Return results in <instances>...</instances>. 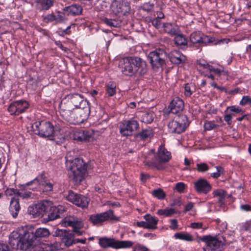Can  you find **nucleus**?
Masks as SVG:
<instances>
[{
  "label": "nucleus",
  "mask_w": 251,
  "mask_h": 251,
  "mask_svg": "<svg viewBox=\"0 0 251 251\" xmlns=\"http://www.w3.org/2000/svg\"><path fill=\"white\" fill-rule=\"evenodd\" d=\"M170 112L176 114L181 112L184 108V103L183 100L178 97L174 98L171 101L169 106Z\"/></svg>",
  "instance_id": "obj_21"
},
{
  "label": "nucleus",
  "mask_w": 251,
  "mask_h": 251,
  "mask_svg": "<svg viewBox=\"0 0 251 251\" xmlns=\"http://www.w3.org/2000/svg\"><path fill=\"white\" fill-rule=\"evenodd\" d=\"M218 125L212 121H206L204 124V127L206 130H210L216 128Z\"/></svg>",
  "instance_id": "obj_45"
},
{
  "label": "nucleus",
  "mask_w": 251,
  "mask_h": 251,
  "mask_svg": "<svg viewBox=\"0 0 251 251\" xmlns=\"http://www.w3.org/2000/svg\"><path fill=\"white\" fill-rule=\"evenodd\" d=\"M146 118V122L148 123H150L152 121V115L150 113H146L144 116V119L145 120Z\"/></svg>",
  "instance_id": "obj_59"
},
{
  "label": "nucleus",
  "mask_w": 251,
  "mask_h": 251,
  "mask_svg": "<svg viewBox=\"0 0 251 251\" xmlns=\"http://www.w3.org/2000/svg\"><path fill=\"white\" fill-rule=\"evenodd\" d=\"M228 113V112H226ZM235 115L234 114L231 113H226L225 114L224 116V120L227 123L228 125H230V121L231 120L232 117L234 116Z\"/></svg>",
  "instance_id": "obj_56"
},
{
  "label": "nucleus",
  "mask_w": 251,
  "mask_h": 251,
  "mask_svg": "<svg viewBox=\"0 0 251 251\" xmlns=\"http://www.w3.org/2000/svg\"><path fill=\"white\" fill-rule=\"evenodd\" d=\"M99 243L103 248L110 247L115 249L129 248L133 245V243L131 241H119L106 237L100 238Z\"/></svg>",
  "instance_id": "obj_9"
},
{
  "label": "nucleus",
  "mask_w": 251,
  "mask_h": 251,
  "mask_svg": "<svg viewBox=\"0 0 251 251\" xmlns=\"http://www.w3.org/2000/svg\"><path fill=\"white\" fill-rule=\"evenodd\" d=\"M196 166L197 170L198 172L201 173H204L207 171L209 169L208 166L205 163H197Z\"/></svg>",
  "instance_id": "obj_42"
},
{
  "label": "nucleus",
  "mask_w": 251,
  "mask_h": 251,
  "mask_svg": "<svg viewBox=\"0 0 251 251\" xmlns=\"http://www.w3.org/2000/svg\"><path fill=\"white\" fill-rule=\"evenodd\" d=\"M174 41L177 46H185L187 44V40L185 36L178 33L177 34L175 35Z\"/></svg>",
  "instance_id": "obj_33"
},
{
  "label": "nucleus",
  "mask_w": 251,
  "mask_h": 251,
  "mask_svg": "<svg viewBox=\"0 0 251 251\" xmlns=\"http://www.w3.org/2000/svg\"><path fill=\"white\" fill-rule=\"evenodd\" d=\"M54 0H38L36 1V7L40 11H47L54 4Z\"/></svg>",
  "instance_id": "obj_27"
},
{
  "label": "nucleus",
  "mask_w": 251,
  "mask_h": 251,
  "mask_svg": "<svg viewBox=\"0 0 251 251\" xmlns=\"http://www.w3.org/2000/svg\"><path fill=\"white\" fill-rule=\"evenodd\" d=\"M190 40L194 44H202L205 45L208 43H212L214 42V39L212 37L204 35L200 32H194L191 33Z\"/></svg>",
  "instance_id": "obj_19"
},
{
  "label": "nucleus",
  "mask_w": 251,
  "mask_h": 251,
  "mask_svg": "<svg viewBox=\"0 0 251 251\" xmlns=\"http://www.w3.org/2000/svg\"><path fill=\"white\" fill-rule=\"evenodd\" d=\"M248 103H251V98L248 96H244L240 102L242 105H245Z\"/></svg>",
  "instance_id": "obj_53"
},
{
  "label": "nucleus",
  "mask_w": 251,
  "mask_h": 251,
  "mask_svg": "<svg viewBox=\"0 0 251 251\" xmlns=\"http://www.w3.org/2000/svg\"><path fill=\"white\" fill-rule=\"evenodd\" d=\"M62 225L64 226H70L73 228V231L76 235H81L83 231L80 230L84 226L83 222L76 217H67L62 221Z\"/></svg>",
  "instance_id": "obj_17"
},
{
  "label": "nucleus",
  "mask_w": 251,
  "mask_h": 251,
  "mask_svg": "<svg viewBox=\"0 0 251 251\" xmlns=\"http://www.w3.org/2000/svg\"><path fill=\"white\" fill-rule=\"evenodd\" d=\"M52 189L53 184L44 174H41L33 180L23 185L19 190L18 196L23 199H33L35 195L28 190H39L42 193H47L52 191Z\"/></svg>",
  "instance_id": "obj_1"
},
{
  "label": "nucleus",
  "mask_w": 251,
  "mask_h": 251,
  "mask_svg": "<svg viewBox=\"0 0 251 251\" xmlns=\"http://www.w3.org/2000/svg\"><path fill=\"white\" fill-rule=\"evenodd\" d=\"M119 67L123 74L128 76L143 75L147 71L146 61L137 56L121 59L119 61Z\"/></svg>",
  "instance_id": "obj_2"
},
{
  "label": "nucleus",
  "mask_w": 251,
  "mask_h": 251,
  "mask_svg": "<svg viewBox=\"0 0 251 251\" xmlns=\"http://www.w3.org/2000/svg\"><path fill=\"white\" fill-rule=\"evenodd\" d=\"M185 188V185L183 182L177 183L176 185L175 190L179 193H183Z\"/></svg>",
  "instance_id": "obj_51"
},
{
  "label": "nucleus",
  "mask_w": 251,
  "mask_h": 251,
  "mask_svg": "<svg viewBox=\"0 0 251 251\" xmlns=\"http://www.w3.org/2000/svg\"><path fill=\"white\" fill-rule=\"evenodd\" d=\"M171 153L168 151L164 146L161 145L158 148L157 152L154 154L153 160H146L145 165L150 168L157 170L165 169L164 164L168 162L171 158Z\"/></svg>",
  "instance_id": "obj_6"
},
{
  "label": "nucleus",
  "mask_w": 251,
  "mask_h": 251,
  "mask_svg": "<svg viewBox=\"0 0 251 251\" xmlns=\"http://www.w3.org/2000/svg\"><path fill=\"white\" fill-rule=\"evenodd\" d=\"M169 131L171 133L179 134L185 130L183 125L180 123L179 121L173 120L168 125Z\"/></svg>",
  "instance_id": "obj_23"
},
{
  "label": "nucleus",
  "mask_w": 251,
  "mask_h": 251,
  "mask_svg": "<svg viewBox=\"0 0 251 251\" xmlns=\"http://www.w3.org/2000/svg\"><path fill=\"white\" fill-rule=\"evenodd\" d=\"M151 134V131L150 130L144 129L141 132H139L137 135V137L140 138L142 140H145L150 137Z\"/></svg>",
  "instance_id": "obj_41"
},
{
  "label": "nucleus",
  "mask_w": 251,
  "mask_h": 251,
  "mask_svg": "<svg viewBox=\"0 0 251 251\" xmlns=\"http://www.w3.org/2000/svg\"><path fill=\"white\" fill-rule=\"evenodd\" d=\"M37 247L35 251H57L59 248V245L57 242L42 243L35 246ZM34 249H35L34 248Z\"/></svg>",
  "instance_id": "obj_22"
},
{
  "label": "nucleus",
  "mask_w": 251,
  "mask_h": 251,
  "mask_svg": "<svg viewBox=\"0 0 251 251\" xmlns=\"http://www.w3.org/2000/svg\"><path fill=\"white\" fill-rule=\"evenodd\" d=\"M138 122L133 119L124 121L119 125L120 133L123 136H130L138 129Z\"/></svg>",
  "instance_id": "obj_14"
},
{
  "label": "nucleus",
  "mask_w": 251,
  "mask_h": 251,
  "mask_svg": "<svg viewBox=\"0 0 251 251\" xmlns=\"http://www.w3.org/2000/svg\"><path fill=\"white\" fill-rule=\"evenodd\" d=\"M66 198L68 201L82 209L87 208L90 202V199L87 197L72 191H69Z\"/></svg>",
  "instance_id": "obj_13"
},
{
  "label": "nucleus",
  "mask_w": 251,
  "mask_h": 251,
  "mask_svg": "<svg viewBox=\"0 0 251 251\" xmlns=\"http://www.w3.org/2000/svg\"><path fill=\"white\" fill-rule=\"evenodd\" d=\"M32 128L41 137H49L51 136L54 132V127L50 122L44 121L35 122L32 126Z\"/></svg>",
  "instance_id": "obj_10"
},
{
  "label": "nucleus",
  "mask_w": 251,
  "mask_h": 251,
  "mask_svg": "<svg viewBox=\"0 0 251 251\" xmlns=\"http://www.w3.org/2000/svg\"><path fill=\"white\" fill-rule=\"evenodd\" d=\"M54 19L56 23H62L65 19V14L63 12H58L56 14H54Z\"/></svg>",
  "instance_id": "obj_44"
},
{
  "label": "nucleus",
  "mask_w": 251,
  "mask_h": 251,
  "mask_svg": "<svg viewBox=\"0 0 251 251\" xmlns=\"http://www.w3.org/2000/svg\"><path fill=\"white\" fill-rule=\"evenodd\" d=\"M62 242L64 243L65 246L69 247L71 246L73 243V239L70 235H65L62 238Z\"/></svg>",
  "instance_id": "obj_43"
},
{
  "label": "nucleus",
  "mask_w": 251,
  "mask_h": 251,
  "mask_svg": "<svg viewBox=\"0 0 251 251\" xmlns=\"http://www.w3.org/2000/svg\"><path fill=\"white\" fill-rule=\"evenodd\" d=\"M103 22L107 25L111 27H119L121 26V22L113 19H109L105 18L103 20Z\"/></svg>",
  "instance_id": "obj_40"
},
{
  "label": "nucleus",
  "mask_w": 251,
  "mask_h": 251,
  "mask_svg": "<svg viewBox=\"0 0 251 251\" xmlns=\"http://www.w3.org/2000/svg\"><path fill=\"white\" fill-rule=\"evenodd\" d=\"M151 194L153 197L159 200H163L166 197V193L160 188L153 190L151 192Z\"/></svg>",
  "instance_id": "obj_35"
},
{
  "label": "nucleus",
  "mask_w": 251,
  "mask_h": 251,
  "mask_svg": "<svg viewBox=\"0 0 251 251\" xmlns=\"http://www.w3.org/2000/svg\"><path fill=\"white\" fill-rule=\"evenodd\" d=\"M90 109L88 106L85 108H81L68 114H64L61 115L63 119L71 124L79 125L84 122L88 116Z\"/></svg>",
  "instance_id": "obj_7"
},
{
  "label": "nucleus",
  "mask_w": 251,
  "mask_h": 251,
  "mask_svg": "<svg viewBox=\"0 0 251 251\" xmlns=\"http://www.w3.org/2000/svg\"><path fill=\"white\" fill-rule=\"evenodd\" d=\"M116 85L114 82H109L106 87V94L109 97H112L116 94Z\"/></svg>",
  "instance_id": "obj_34"
},
{
  "label": "nucleus",
  "mask_w": 251,
  "mask_h": 251,
  "mask_svg": "<svg viewBox=\"0 0 251 251\" xmlns=\"http://www.w3.org/2000/svg\"><path fill=\"white\" fill-rule=\"evenodd\" d=\"M136 225L138 227H142L145 228H148V226L147 224L146 221L138 222H137Z\"/></svg>",
  "instance_id": "obj_63"
},
{
  "label": "nucleus",
  "mask_w": 251,
  "mask_h": 251,
  "mask_svg": "<svg viewBox=\"0 0 251 251\" xmlns=\"http://www.w3.org/2000/svg\"><path fill=\"white\" fill-rule=\"evenodd\" d=\"M0 251H11L8 245L4 243H0Z\"/></svg>",
  "instance_id": "obj_58"
},
{
  "label": "nucleus",
  "mask_w": 251,
  "mask_h": 251,
  "mask_svg": "<svg viewBox=\"0 0 251 251\" xmlns=\"http://www.w3.org/2000/svg\"><path fill=\"white\" fill-rule=\"evenodd\" d=\"M170 61L174 64H179L184 62L186 57L177 50L171 51L169 54Z\"/></svg>",
  "instance_id": "obj_25"
},
{
  "label": "nucleus",
  "mask_w": 251,
  "mask_h": 251,
  "mask_svg": "<svg viewBox=\"0 0 251 251\" xmlns=\"http://www.w3.org/2000/svg\"><path fill=\"white\" fill-rule=\"evenodd\" d=\"M130 9L129 3L123 0H115L111 5L112 12L119 16L126 15L129 12Z\"/></svg>",
  "instance_id": "obj_15"
},
{
  "label": "nucleus",
  "mask_w": 251,
  "mask_h": 251,
  "mask_svg": "<svg viewBox=\"0 0 251 251\" xmlns=\"http://www.w3.org/2000/svg\"><path fill=\"white\" fill-rule=\"evenodd\" d=\"M28 238H29L30 243H31V248L35 251L34 248L36 249L37 247L34 244L35 240L37 238H45L50 235V232L48 228H39L34 231L33 229L31 226H28Z\"/></svg>",
  "instance_id": "obj_16"
},
{
  "label": "nucleus",
  "mask_w": 251,
  "mask_h": 251,
  "mask_svg": "<svg viewBox=\"0 0 251 251\" xmlns=\"http://www.w3.org/2000/svg\"><path fill=\"white\" fill-rule=\"evenodd\" d=\"M18 104V109H19V114L24 112L28 108L29 104L25 100H17Z\"/></svg>",
  "instance_id": "obj_36"
},
{
  "label": "nucleus",
  "mask_w": 251,
  "mask_h": 251,
  "mask_svg": "<svg viewBox=\"0 0 251 251\" xmlns=\"http://www.w3.org/2000/svg\"><path fill=\"white\" fill-rule=\"evenodd\" d=\"M148 57L152 68L155 69L162 67L165 64L167 55L164 50L159 49L150 52Z\"/></svg>",
  "instance_id": "obj_11"
},
{
  "label": "nucleus",
  "mask_w": 251,
  "mask_h": 251,
  "mask_svg": "<svg viewBox=\"0 0 251 251\" xmlns=\"http://www.w3.org/2000/svg\"><path fill=\"white\" fill-rule=\"evenodd\" d=\"M216 168L217 172L211 174V176L215 178L219 177L223 173L224 171V169L221 166H217Z\"/></svg>",
  "instance_id": "obj_49"
},
{
  "label": "nucleus",
  "mask_w": 251,
  "mask_h": 251,
  "mask_svg": "<svg viewBox=\"0 0 251 251\" xmlns=\"http://www.w3.org/2000/svg\"><path fill=\"white\" fill-rule=\"evenodd\" d=\"M175 213L174 208H167L165 209H159L157 211V214L160 215H164L166 217H170Z\"/></svg>",
  "instance_id": "obj_39"
},
{
  "label": "nucleus",
  "mask_w": 251,
  "mask_h": 251,
  "mask_svg": "<svg viewBox=\"0 0 251 251\" xmlns=\"http://www.w3.org/2000/svg\"><path fill=\"white\" fill-rule=\"evenodd\" d=\"M64 11L68 14L71 15H78L81 13L82 8L81 6L77 4H73L66 7Z\"/></svg>",
  "instance_id": "obj_29"
},
{
  "label": "nucleus",
  "mask_w": 251,
  "mask_h": 251,
  "mask_svg": "<svg viewBox=\"0 0 251 251\" xmlns=\"http://www.w3.org/2000/svg\"><path fill=\"white\" fill-rule=\"evenodd\" d=\"M240 207L244 211H248L251 210V206L248 204L241 205Z\"/></svg>",
  "instance_id": "obj_64"
},
{
  "label": "nucleus",
  "mask_w": 251,
  "mask_h": 251,
  "mask_svg": "<svg viewBox=\"0 0 251 251\" xmlns=\"http://www.w3.org/2000/svg\"><path fill=\"white\" fill-rule=\"evenodd\" d=\"M194 188L199 193L207 194L212 189L210 183L204 178H200L194 183Z\"/></svg>",
  "instance_id": "obj_20"
},
{
  "label": "nucleus",
  "mask_w": 251,
  "mask_h": 251,
  "mask_svg": "<svg viewBox=\"0 0 251 251\" xmlns=\"http://www.w3.org/2000/svg\"><path fill=\"white\" fill-rule=\"evenodd\" d=\"M228 112H233L237 113H242L243 111L239 107L236 106H228L225 111V113Z\"/></svg>",
  "instance_id": "obj_47"
},
{
  "label": "nucleus",
  "mask_w": 251,
  "mask_h": 251,
  "mask_svg": "<svg viewBox=\"0 0 251 251\" xmlns=\"http://www.w3.org/2000/svg\"><path fill=\"white\" fill-rule=\"evenodd\" d=\"M144 218L146 221L148 229H155L157 228L156 225L158 220L155 217L146 214L144 216Z\"/></svg>",
  "instance_id": "obj_30"
},
{
  "label": "nucleus",
  "mask_w": 251,
  "mask_h": 251,
  "mask_svg": "<svg viewBox=\"0 0 251 251\" xmlns=\"http://www.w3.org/2000/svg\"><path fill=\"white\" fill-rule=\"evenodd\" d=\"M88 106V102L81 95L75 93L66 96L61 101L60 105L61 115L68 114L75 109L85 108Z\"/></svg>",
  "instance_id": "obj_5"
},
{
  "label": "nucleus",
  "mask_w": 251,
  "mask_h": 251,
  "mask_svg": "<svg viewBox=\"0 0 251 251\" xmlns=\"http://www.w3.org/2000/svg\"><path fill=\"white\" fill-rule=\"evenodd\" d=\"M19 190L15 189L12 188H8L5 191V195L7 196H12L13 195L18 196Z\"/></svg>",
  "instance_id": "obj_50"
},
{
  "label": "nucleus",
  "mask_w": 251,
  "mask_h": 251,
  "mask_svg": "<svg viewBox=\"0 0 251 251\" xmlns=\"http://www.w3.org/2000/svg\"><path fill=\"white\" fill-rule=\"evenodd\" d=\"M94 133L92 131L75 129L70 133V137L73 140L79 141H90L92 138Z\"/></svg>",
  "instance_id": "obj_18"
},
{
  "label": "nucleus",
  "mask_w": 251,
  "mask_h": 251,
  "mask_svg": "<svg viewBox=\"0 0 251 251\" xmlns=\"http://www.w3.org/2000/svg\"><path fill=\"white\" fill-rule=\"evenodd\" d=\"M162 28L165 32L172 36L176 35L180 32L179 27L176 25L171 23H163Z\"/></svg>",
  "instance_id": "obj_28"
},
{
  "label": "nucleus",
  "mask_w": 251,
  "mask_h": 251,
  "mask_svg": "<svg viewBox=\"0 0 251 251\" xmlns=\"http://www.w3.org/2000/svg\"><path fill=\"white\" fill-rule=\"evenodd\" d=\"M54 14L52 13L43 17V21L46 23L53 22L54 21Z\"/></svg>",
  "instance_id": "obj_48"
},
{
  "label": "nucleus",
  "mask_w": 251,
  "mask_h": 251,
  "mask_svg": "<svg viewBox=\"0 0 251 251\" xmlns=\"http://www.w3.org/2000/svg\"><path fill=\"white\" fill-rule=\"evenodd\" d=\"M213 197L218 198V202L220 206L224 205L226 192L223 189H216L213 192Z\"/></svg>",
  "instance_id": "obj_31"
},
{
  "label": "nucleus",
  "mask_w": 251,
  "mask_h": 251,
  "mask_svg": "<svg viewBox=\"0 0 251 251\" xmlns=\"http://www.w3.org/2000/svg\"><path fill=\"white\" fill-rule=\"evenodd\" d=\"M71 154L67 153L65 157L69 177L75 183H80L84 178L87 165L82 158H72Z\"/></svg>",
  "instance_id": "obj_3"
},
{
  "label": "nucleus",
  "mask_w": 251,
  "mask_h": 251,
  "mask_svg": "<svg viewBox=\"0 0 251 251\" xmlns=\"http://www.w3.org/2000/svg\"><path fill=\"white\" fill-rule=\"evenodd\" d=\"M152 24L154 26H155L156 28H162L163 24L161 22V20L158 18H155L152 21Z\"/></svg>",
  "instance_id": "obj_52"
},
{
  "label": "nucleus",
  "mask_w": 251,
  "mask_h": 251,
  "mask_svg": "<svg viewBox=\"0 0 251 251\" xmlns=\"http://www.w3.org/2000/svg\"><path fill=\"white\" fill-rule=\"evenodd\" d=\"M63 208L61 206L60 207H52L50 209V212L48 215V218L50 221H53L60 216V211H62Z\"/></svg>",
  "instance_id": "obj_32"
},
{
  "label": "nucleus",
  "mask_w": 251,
  "mask_h": 251,
  "mask_svg": "<svg viewBox=\"0 0 251 251\" xmlns=\"http://www.w3.org/2000/svg\"><path fill=\"white\" fill-rule=\"evenodd\" d=\"M89 220L94 224H100L106 221H119L120 218L114 214L112 210L100 213V214H94L90 216Z\"/></svg>",
  "instance_id": "obj_12"
},
{
  "label": "nucleus",
  "mask_w": 251,
  "mask_h": 251,
  "mask_svg": "<svg viewBox=\"0 0 251 251\" xmlns=\"http://www.w3.org/2000/svg\"><path fill=\"white\" fill-rule=\"evenodd\" d=\"M209 71L210 72H213L216 74H217L218 75H220L221 74V73L222 72V71L219 69H215L213 67L211 66L210 67V68L209 69Z\"/></svg>",
  "instance_id": "obj_61"
},
{
  "label": "nucleus",
  "mask_w": 251,
  "mask_h": 251,
  "mask_svg": "<svg viewBox=\"0 0 251 251\" xmlns=\"http://www.w3.org/2000/svg\"><path fill=\"white\" fill-rule=\"evenodd\" d=\"M192 94L191 88L188 84H185L184 87V95L186 97H190Z\"/></svg>",
  "instance_id": "obj_57"
},
{
  "label": "nucleus",
  "mask_w": 251,
  "mask_h": 251,
  "mask_svg": "<svg viewBox=\"0 0 251 251\" xmlns=\"http://www.w3.org/2000/svg\"><path fill=\"white\" fill-rule=\"evenodd\" d=\"M194 207V203L192 202H189L185 206V212H187L191 210Z\"/></svg>",
  "instance_id": "obj_62"
},
{
  "label": "nucleus",
  "mask_w": 251,
  "mask_h": 251,
  "mask_svg": "<svg viewBox=\"0 0 251 251\" xmlns=\"http://www.w3.org/2000/svg\"><path fill=\"white\" fill-rule=\"evenodd\" d=\"M21 207L19 200L15 198H12L11 200L9 206V211L14 218H16L19 214Z\"/></svg>",
  "instance_id": "obj_26"
},
{
  "label": "nucleus",
  "mask_w": 251,
  "mask_h": 251,
  "mask_svg": "<svg viewBox=\"0 0 251 251\" xmlns=\"http://www.w3.org/2000/svg\"><path fill=\"white\" fill-rule=\"evenodd\" d=\"M8 110L11 115H18L19 114L17 101H13L10 104Z\"/></svg>",
  "instance_id": "obj_37"
},
{
  "label": "nucleus",
  "mask_w": 251,
  "mask_h": 251,
  "mask_svg": "<svg viewBox=\"0 0 251 251\" xmlns=\"http://www.w3.org/2000/svg\"><path fill=\"white\" fill-rule=\"evenodd\" d=\"M203 224L201 222H195L190 224V227L194 229H200L202 227Z\"/></svg>",
  "instance_id": "obj_54"
},
{
  "label": "nucleus",
  "mask_w": 251,
  "mask_h": 251,
  "mask_svg": "<svg viewBox=\"0 0 251 251\" xmlns=\"http://www.w3.org/2000/svg\"><path fill=\"white\" fill-rule=\"evenodd\" d=\"M28 226L21 227L13 231L9 236V243L14 250L34 251L28 238Z\"/></svg>",
  "instance_id": "obj_4"
},
{
  "label": "nucleus",
  "mask_w": 251,
  "mask_h": 251,
  "mask_svg": "<svg viewBox=\"0 0 251 251\" xmlns=\"http://www.w3.org/2000/svg\"><path fill=\"white\" fill-rule=\"evenodd\" d=\"M222 238L223 241L216 236L208 235L199 237V240L205 243L204 251H221L226 242L225 238Z\"/></svg>",
  "instance_id": "obj_8"
},
{
  "label": "nucleus",
  "mask_w": 251,
  "mask_h": 251,
  "mask_svg": "<svg viewBox=\"0 0 251 251\" xmlns=\"http://www.w3.org/2000/svg\"><path fill=\"white\" fill-rule=\"evenodd\" d=\"M148 249L145 246L140 244H137L134 247L133 251H148Z\"/></svg>",
  "instance_id": "obj_55"
},
{
  "label": "nucleus",
  "mask_w": 251,
  "mask_h": 251,
  "mask_svg": "<svg viewBox=\"0 0 251 251\" xmlns=\"http://www.w3.org/2000/svg\"><path fill=\"white\" fill-rule=\"evenodd\" d=\"M49 207L48 202L47 201L38 202L35 205V208H33V211L31 214L32 215H38V216H43Z\"/></svg>",
  "instance_id": "obj_24"
},
{
  "label": "nucleus",
  "mask_w": 251,
  "mask_h": 251,
  "mask_svg": "<svg viewBox=\"0 0 251 251\" xmlns=\"http://www.w3.org/2000/svg\"><path fill=\"white\" fill-rule=\"evenodd\" d=\"M197 63L200 68H203L206 71H209L211 67V66L206 63L204 60H199L198 61Z\"/></svg>",
  "instance_id": "obj_46"
},
{
  "label": "nucleus",
  "mask_w": 251,
  "mask_h": 251,
  "mask_svg": "<svg viewBox=\"0 0 251 251\" xmlns=\"http://www.w3.org/2000/svg\"><path fill=\"white\" fill-rule=\"evenodd\" d=\"M175 237L176 239L187 241H191L193 240L192 236L189 234L186 233H177L175 234Z\"/></svg>",
  "instance_id": "obj_38"
},
{
  "label": "nucleus",
  "mask_w": 251,
  "mask_h": 251,
  "mask_svg": "<svg viewBox=\"0 0 251 251\" xmlns=\"http://www.w3.org/2000/svg\"><path fill=\"white\" fill-rule=\"evenodd\" d=\"M177 221L176 219H173L171 220V226L170 227L172 229H175L177 228Z\"/></svg>",
  "instance_id": "obj_60"
}]
</instances>
